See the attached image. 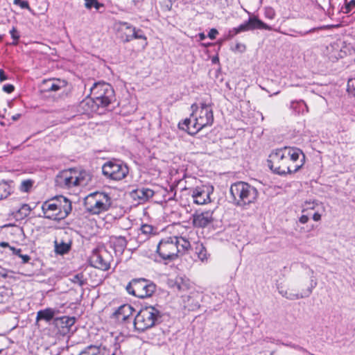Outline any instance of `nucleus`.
<instances>
[{
	"label": "nucleus",
	"mask_w": 355,
	"mask_h": 355,
	"mask_svg": "<svg viewBox=\"0 0 355 355\" xmlns=\"http://www.w3.org/2000/svg\"><path fill=\"white\" fill-rule=\"evenodd\" d=\"M267 162L273 173L285 175L298 171L304 164L305 155L298 148L284 146L272 150Z\"/></svg>",
	"instance_id": "f257e3e1"
},
{
	"label": "nucleus",
	"mask_w": 355,
	"mask_h": 355,
	"mask_svg": "<svg viewBox=\"0 0 355 355\" xmlns=\"http://www.w3.org/2000/svg\"><path fill=\"white\" fill-rule=\"evenodd\" d=\"M214 122V115L211 107L205 103L196 109L190 117L180 122V129L187 132L189 135H195L204 127L211 125Z\"/></svg>",
	"instance_id": "f03ea898"
},
{
	"label": "nucleus",
	"mask_w": 355,
	"mask_h": 355,
	"mask_svg": "<svg viewBox=\"0 0 355 355\" xmlns=\"http://www.w3.org/2000/svg\"><path fill=\"white\" fill-rule=\"evenodd\" d=\"M190 248V242L184 237L170 236L159 242L156 252L162 260L171 261L184 254Z\"/></svg>",
	"instance_id": "7ed1b4c3"
},
{
	"label": "nucleus",
	"mask_w": 355,
	"mask_h": 355,
	"mask_svg": "<svg viewBox=\"0 0 355 355\" xmlns=\"http://www.w3.org/2000/svg\"><path fill=\"white\" fill-rule=\"evenodd\" d=\"M92 98L85 104L91 106V111L96 112L98 107H106L115 100L112 87L105 82L95 83L90 89Z\"/></svg>",
	"instance_id": "20e7f679"
},
{
	"label": "nucleus",
	"mask_w": 355,
	"mask_h": 355,
	"mask_svg": "<svg viewBox=\"0 0 355 355\" xmlns=\"http://www.w3.org/2000/svg\"><path fill=\"white\" fill-rule=\"evenodd\" d=\"M44 217L53 220L67 218L72 210L71 202L63 196H57L42 205Z\"/></svg>",
	"instance_id": "39448f33"
},
{
	"label": "nucleus",
	"mask_w": 355,
	"mask_h": 355,
	"mask_svg": "<svg viewBox=\"0 0 355 355\" xmlns=\"http://www.w3.org/2000/svg\"><path fill=\"white\" fill-rule=\"evenodd\" d=\"M230 193L232 203L243 209H246L250 205L254 203L259 195L254 187L243 181L233 183L230 186Z\"/></svg>",
	"instance_id": "423d86ee"
},
{
	"label": "nucleus",
	"mask_w": 355,
	"mask_h": 355,
	"mask_svg": "<svg viewBox=\"0 0 355 355\" xmlns=\"http://www.w3.org/2000/svg\"><path fill=\"white\" fill-rule=\"evenodd\" d=\"M91 180V175L84 170L69 168L60 171L55 178V187L69 189L78 186H85Z\"/></svg>",
	"instance_id": "0eeeda50"
},
{
	"label": "nucleus",
	"mask_w": 355,
	"mask_h": 355,
	"mask_svg": "<svg viewBox=\"0 0 355 355\" xmlns=\"http://www.w3.org/2000/svg\"><path fill=\"white\" fill-rule=\"evenodd\" d=\"M162 312L157 306H148L142 308L136 315L134 327L139 331H144L155 326L160 322Z\"/></svg>",
	"instance_id": "6e6552de"
},
{
	"label": "nucleus",
	"mask_w": 355,
	"mask_h": 355,
	"mask_svg": "<svg viewBox=\"0 0 355 355\" xmlns=\"http://www.w3.org/2000/svg\"><path fill=\"white\" fill-rule=\"evenodd\" d=\"M112 199L105 192H95L88 196L85 205L92 214H99L107 211L112 206Z\"/></svg>",
	"instance_id": "1a4fd4ad"
},
{
	"label": "nucleus",
	"mask_w": 355,
	"mask_h": 355,
	"mask_svg": "<svg viewBox=\"0 0 355 355\" xmlns=\"http://www.w3.org/2000/svg\"><path fill=\"white\" fill-rule=\"evenodd\" d=\"M125 289L130 295L139 298H146L155 292L156 285L150 279L138 278L132 279Z\"/></svg>",
	"instance_id": "9d476101"
},
{
	"label": "nucleus",
	"mask_w": 355,
	"mask_h": 355,
	"mask_svg": "<svg viewBox=\"0 0 355 355\" xmlns=\"http://www.w3.org/2000/svg\"><path fill=\"white\" fill-rule=\"evenodd\" d=\"M102 173L107 179L119 181L126 178L129 173V168L123 162L113 159L103 165Z\"/></svg>",
	"instance_id": "9b49d317"
},
{
	"label": "nucleus",
	"mask_w": 355,
	"mask_h": 355,
	"mask_svg": "<svg viewBox=\"0 0 355 355\" xmlns=\"http://www.w3.org/2000/svg\"><path fill=\"white\" fill-rule=\"evenodd\" d=\"M110 260L111 257L108 252L106 250H102L94 251L89 261L92 266L105 271L110 268Z\"/></svg>",
	"instance_id": "f8f14e48"
},
{
	"label": "nucleus",
	"mask_w": 355,
	"mask_h": 355,
	"mask_svg": "<svg viewBox=\"0 0 355 355\" xmlns=\"http://www.w3.org/2000/svg\"><path fill=\"white\" fill-rule=\"evenodd\" d=\"M189 192L196 205H205L210 201L209 193L203 186L191 188Z\"/></svg>",
	"instance_id": "ddd939ff"
},
{
	"label": "nucleus",
	"mask_w": 355,
	"mask_h": 355,
	"mask_svg": "<svg viewBox=\"0 0 355 355\" xmlns=\"http://www.w3.org/2000/svg\"><path fill=\"white\" fill-rule=\"evenodd\" d=\"M154 194L153 190L144 187H139L130 193V197L139 204L148 201Z\"/></svg>",
	"instance_id": "4468645a"
},
{
	"label": "nucleus",
	"mask_w": 355,
	"mask_h": 355,
	"mask_svg": "<svg viewBox=\"0 0 355 355\" xmlns=\"http://www.w3.org/2000/svg\"><path fill=\"white\" fill-rule=\"evenodd\" d=\"M213 213L210 211L196 213L193 215V224L198 227H205L213 220Z\"/></svg>",
	"instance_id": "2eb2a0df"
},
{
	"label": "nucleus",
	"mask_w": 355,
	"mask_h": 355,
	"mask_svg": "<svg viewBox=\"0 0 355 355\" xmlns=\"http://www.w3.org/2000/svg\"><path fill=\"white\" fill-rule=\"evenodd\" d=\"M59 313L58 309L53 308H46L44 309H41L37 312V315L35 318L36 323H38L40 321H44L46 323H49L51 321H54V319L56 318L55 315Z\"/></svg>",
	"instance_id": "dca6fc26"
},
{
	"label": "nucleus",
	"mask_w": 355,
	"mask_h": 355,
	"mask_svg": "<svg viewBox=\"0 0 355 355\" xmlns=\"http://www.w3.org/2000/svg\"><path fill=\"white\" fill-rule=\"evenodd\" d=\"M119 28L121 31L125 30L128 31L132 34H128L126 35L125 42H129L133 39H144L146 37L143 34V32L140 29H136V28L132 27L130 24L127 22H121Z\"/></svg>",
	"instance_id": "f3484780"
},
{
	"label": "nucleus",
	"mask_w": 355,
	"mask_h": 355,
	"mask_svg": "<svg viewBox=\"0 0 355 355\" xmlns=\"http://www.w3.org/2000/svg\"><path fill=\"white\" fill-rule=\"evenodd\" d=\"M72 240L60 239L54 241V251L55 254L59 255H64L69 252L71 249Z\"/></svg>",
	"instance_id": "a211bd4d"
},
{
	"label": "nucleus",
	"mask_w": 355,
	"mask_h": 355,
	"mask_svg": "<svg viewBox=\"0 0 355 355\" xmlns=\"http://www.w3.org/2000/svg\"><path fill=\"white\" fill-rule=\"evenodd\" d=\"M132 306L128 304L121 305L113 313L119 321H126L134 311Z\"/></svg>",
	"instance_id": "6ab92c4d"
},
{
	"label": "nucleus",
	"mask_w": 355,
	"mask_h": 355,
	"mask_svg": "<svg viewBox=\"0 0 355 355\" xmlns=\"http://www.w3.org/2000/svg\"><path fill=\"white\" fill-rule=\"evenodd\" d=\"M46 92H57L67 87V82L61 79H49L43 81Z\"/></svg>",
	"instance_id": "aec40b11"
},
{
	"label": "nucleus",
	"mask_w": 355,
	"mask_h": 355,
	"mask_svg": "<svg viewBox=\"0 0 355 355\" xmlns=\"http://www.w3.org/2000/svg\"><path fill=\"white\" fill-rule=\"evenodd\" d=\"M74 323L75 318L73 317L69 316L56 317L53 321L55 327L58 329H62V331L69 330Z\"/></svg>",
	"instance_id": "412c9836"
},
{
	"label": "nucleus",
	"mask_w": 355,
	"mask_h": 355,
	"mask_svg": "<svg viewBox=\"0 0 355 355\" xmlns=\"http://www.w3.org/2000/svg\"><path fill=\"white\" fill-rule=\"evenodd\" d=\"M110 242L115 252L120 254H123L127 246V240L122 236H112L110 237Z\"/></svg>",
	"instance_id": "4be33fe9"
},
{
	"label": "nucleus",
	"mask_w": 355,
	"mask_h": 355,
	"mask_svg": "<svg viewBox=\"0 0 355 355\" xmlns=\"http://www.w3.org/2000/svg\"><path fill=\"white\" fill-rule=\"evenodd\" d=\"M247 23L249 27V31H252L254 29H264L268 31L272 30L271 26L260 20L256 16L250 17L247 21Z\"/></svg>",
	"instance_id": "5701e85b"
},
{
	"label": "nucleus",
	"mask_w": 355,
	"mask_h": 355,
	"mask_svg": "<svg viewBox=\"0 0 355 355\" xmlns=\"http://www.w3.org/2000/svg\"><path fill=\"white\" fill-rule=\"evenodd\" d=\"M14 190L12 181L1 180L0 182V200L8 198Z\"/></svg>",
	"instance_id": "b1692460"
},
{
	"label": "nucleus",
	"mask_w": 355,
	"mask_h": 355,
	"mask_svg": "<svg viewBox=\"0 0 355 355\" xmlns=\"http://www.w3.org/2000/svg\"><path fill=\"white\" fill-rule=\"evenodd\" d=\"M290 108L297 114H304L309 112L307 105L302 100L291 101Z\"/></svg>",
	"instance_id": "393cba45"
},
{
	"label": "nucleus",
	"mask_w": 355,
	"mask_h": 355,
	"mask_svg": "<svg viewBox=\"0 0 355 355\" xmlns=\"http://www.w3.org/2000/svg\"><path fill=\"white\" fill-rule=\"evenodd\" d=\"M321 29V28H312L309 30H307V31H296V30H294V29H290L289 30V33H286V32H283V31H279V29H275V31L277 32H279L282 34H284V35H289L291 37H298V36H300V37H304V36H306V35L308 34H310V33H313L314 32H315L316 31L318 30H320Z\"/></svg>",
	"instance_id": "a878e982"
},
{
	"label": "nucleus",
	"mask_w": 355,
	"mask_h": 355,
	"mask_svg": "<svg viewBox=\"0 0 355 355\" xmlns=\"http://www.w3.org/2000/svg\"><path fill=\"white\" fill-rule=\"evenodd\" d=\"M78 355H105V352L100 347L91 345L85 347Z\"/></svg>",
	"instance_id": "bb28decb"
},
{
	"label": "nucleus",
	"mask_w": 355,
	"mask_h": 355,
	"mask_svg": "<svg viewBox=\"0 0 355 355\" xmlns=\"http://www.w3.org/2000/svg\"><path fill=\"white\" fill-rule=\"evenodd\" d=\"M311 293H312V289L309 288V289H308L307 294L306 295H303L302 294H300V293H288L287 291H281L280 295L282 297L286 298L287 300H295L304 298L305 297H308Z\"/></svg>",
	"instance_id": "cd10ccee"
},
{
	"label": "nucleus",
	"mask_w": 355,
	"mask_h": 355,
	"mask_svg": "<svg viewBox=\"0 0 355 355\" xmlns=\"http://www.w3.org/2000/svg\"><path fill=\"white\" fill-rule=\"evenodd\" d=\"M157 233V229L151 225L144 224L140 227L139 236L141 235L145 236L146 238H149L151 235H155Z\"/></svg>",
	"instance_id": "c85d7f7f"
},
{
	"label": "nucleus",
	"mask_w": 355,
	"mask_h": 355,
	"mask_svg": "<svg viewBox=\"0 0 355 355\" xmlns=\"http://www.w3.org/2000/svg\"><path fill=\"white\" fill-rule=\"evenodd\" d=\"M195 254L198 256V258L204 261L207 259L208 254L205 247L202 243H196L195 247Z\"/></svg>",
	"instance_id": "c756f323"
},
{
	"label": "nucleus",
	"mask_w": 355,
	"mask_h": 355,
	"mask_svg": "<svg viewBox=\"0 0 355 355\" xmlns=\"http://www.w3.org/2000/svg\"><path fill=\"white\" fill-rule=\"evenodd\" d=\"M71 283L77 284L79 286H83L86 284V279L82 272L76 274L69 278Z\"/></svg>",
	"instance_id": "7c9ffc66"
},
{
	"label": "nucleus",
	"mask_w": 355,
	"mask_h": 355,
	"mask_svg": "<svg viewBox=\"0 0 355 355\" xmlns=\"http://www.w3.org/2000/svg\"><path fill=\"white\" fill-rule=\"evenodd\" d=\"M85 6L87 9L94 8L96 10H98L100 8L103 6V5L97 0H85Z\"/></svg>",
	"instance_id": "2f4dec72"
},
{
	"label": "nucleus",
	"mask_w": 355,
	"mask_h": 355,
	"mask_svg": "<svg viewBox=\"0 0 355 355\" xmlns=\"http://www.w3.org/2000/svg\"><path fill=\"white\" fill-rule=\"evenodd\" d=\"M11 291L8 288H3L0 291V303H6L8 302L10 297Z\"/></svg>",
	"instance_id": "473e14b6"
},
{
	"label": "nucleus",
	"mask_w": 355,
	"mask_h": 355,
	"mask_svg": "<svg viewBox=\"0 0 355 355\" xmlns=\"http://www.w3.org/2000/svg\"><path fill=\"white\" fill-rule=\"evenodd\" d=\"M0 247L3 248V252L9 254H12L13 252H19V250H17V248L12 246H10L8 243L6 242H1L0 243Z\"/></svg>",
	"instance_id": "72a5a7b5"
},
{
	"label": "nucleus",
	"mask_w": 355,
	"mask_h": 355,
	"mask_svg": "<svg viewBox=\"0 0 355 355\" xmlns=\"http://www.w3.org/2000/svg\"><path fill=\"white\" fill-rule=\"evenodd\" d=\"M31 211V208L28 204H23L18 209V214L21 217H26L29 215Z\"/></svg>",
	"instance_id": "f704fd0d"
},
{
	"label": "nucleus",
	"mask_w": 355,
	"mask_h": 355,
	"mask_svg": "<svg viewBox=\"0 0 355 355\" xmlns=\"http://www.w3.org/2000/svg\"><path fill=\"white\" fill-rule=\"evenodd\" d=\"M276 12L273 8L267 6L264 8V16L269 19H273L275 17Z\"/></svg>",
	"instance_id": "c9c22d12"
},
{
	"label": "nucleus",
	"mask_w": 355,
	"mask_h": 355,
	"mask_svg": "<svg viewBox=\"0 0 355 355\" xmlns=\"http://www.w3.org/2000/svg\"><path fill=\"white\" fill-rule=\"evenodd\" d=\"M347 90L349 94L355 96V78L348 80Z\"/></svg>",
	"instance_id": "e433bc0d"
},
{
	"label": "nucleus",
	"mask_w": 355,
	"mask_h": 355,
	"mask_svg": "<svg viewBox=\"0 0 355 355\" xmlns=\"http://www.w3.org/2000/svg\"><path fill=\"white\" fill-rule=\"evenodd\" d=\"M33 186V182L30 180H24L20 185V190L23 192H28Z\"/></svg>",
	"instance_id": "4c0bfd02"
},
{
	"label": "nucleus",
	"mask_w": 355,
	"mask_h": 355,
	"mask_svg": "<svg viewBox=\"0 0 355 355\" xmlns=\"http://www.w3.org/2000/svg\"><path fill=\"white\" fill-rule=\"evenodd\" d=\"M10 34L12 38L14 40L12 44L17 45L20 36L15 27H12V28L10 31Z\"/></svg>",
	"instance_id": "58836bf2"
},
{
	"label": "nucleus",
	"mask_w": 355,
	"mask_h": 355,
	"mask_svg": "<svg viewBox=\"0 0 355 355\" xmlns=\"http://www.w3.org/2000/svg\"><path fill=\"white\" fill-rule=\"evenodd\" d=\"M13 3H14V4L19 6L22 9H29L30 10L29 3L27 1L14 0Z\"/></svg>",
	"instance_id": "ea45409f"
},
{
	"label": "nucleus",
	"mask_w": 355,
	"mask_h": 355,
	"mask_svg": "<svg viewBox=\"0 0 355 355\" xmlns=\"http://www.w3.org/2000/svg\"><path fill=\"white\" fill-rule=\"evenodd\" d=\"M355 8V0H351L349 2L346 3L345 13L350 12Z\"/></svg>",
	"instance_id": "a19ab883"
},
{
	"label": "nucleus",
	"mask_w": 355,
	"mask_h": 355,
	"mask_svg": "<svg viewBox=\"0 0 355 355\" xmlns=\"http://www.w3.org/2000/svg\"><path fill=\"white\" fill-rule=\"evenodd\" d=\"M237 31H239V33L241 32H245L249 31V27L247 23V21H244L243 24L239 25L238 27H236Z\"/></svg>",
	"instance_id": "79ce46f5"
},
{
	"label": "nucleus",
	"mask_w": 355,
	"mask_h": 355,
	"mask_svg": "<svg viewBox=\"0 0 355 355\" xmlns=\"http://www.w3.org/2000/svg\"><path fill=\"white\" fill-rule=\"evenodd\" d=\"M3 90L8 94H10L15 90V87L11 84H6L3 86Z\"/></svg>",
	"instance_id": "37998d69"
},
{
	"label": "nucleus",
	"mask_w": 355,
	"mask_h": 355,
	"mask_svg": "<svg viewBox=\"0 0 355 355\" xmlns=\"http://www.w3.org/2000/svg\"><path fill=\"white\" fill-rule=\"evenodd\" d=\"M218 33V31L216 29V28H211L209 33H208V37L211 39V40H214L216 38V35Z\"/></svg>",
	"instance_id": "c03bdc74"
},
{
	"label": "nucleus",
	"mask_w": 355,
	"mask_h": 355,
	"mask_svg": "<svg viewBox=\"0 0 355 355\" xmlns=\"http://www.w3.org/2000/svg\"><path fill=\"white\" fill-rule=\"evenodd\" d=\"M237 34H239V31H237L236 27L233 28L232 29L229 31L227 38L231 39V38L234 37Z\"/></svg>",
	"instance_id": "a18cd8bd"
},
{
	"label": "nucleus",
	"mask_w": 355,
	"mask_h": 355,
	"mask_svg": "<svg viewBox=\"0 0 355 355\" xmlns=\"http://www.w3.org/2000/svg\"><path fill=\"white\" fill-rule=\"evenodd\" d=\"M245 49V46L244 44L237 43L234 49H232V51H243Z\"/></svg>",
	"instance_id": "49530a36"
},
{
	"label": "nucleus",
	"mask_w": 355,
	"mask_h": 355,
	"mask_svg": "<svg viewBox=\"0 0 355 355\" xmlns=\"http://www.w3.org/2000/svg\"><path fill=\"white\" fill-rule=\"evenodd\" d=\"M8 79V76L5 74L4 71L0 69V82H3Z\"/></svg>",
	"instance_id": "de8ad7c7"
},
{
	"label": "nucleus",
	"mask_w": 355,
	"mask_h": 355,
	"mask_svg": "<svg viewBox=\"0 0 355 355\" xmlns=\"http://www.w3.org/2000/svg\"><path fill=\"white\" fill-rule=\"evenodd\" d=\"M21 259V263H26L29 261L31 257L28 254H22L20 257Z\"/></svg>",
	"instance_id": "09e8293b"
},
{
	"label": "nucleus",
	"mask_w": 355,
	"mask_h": 355,
	"mask_svg": "<svg viewBox=\"0 0 355 355\" xmlns=\"http://www.w3.org/2000/svg\"><path fill=\"white\" fill-rule=\"evenodd\" d=\"M300 222L302 224H305L308 222L309 220V217L306 216V215H302L300 219H299Z\"/></svg>",
	"instance_id": "8fccbe9b"
},
{
	"label": "nucleus",
	"mask_w": 355,
	"mask_h": 355,
	"mask_svg": "<svg viewBox=\"0 0 355 355\" xmlns=\"http://www.w3.org/2000/svg\"><path fill=\"white\" fill-rule=\"evenodd\" d=\"M313 219L315 221H319L321 219V215L319 213L316 212L313 215Z\"/></svg>",
	"instance_id": "3c124183"
},
{
	"label": "nucleus",
	"mask_w": 355,
	"mask_h": 355,
	"mask_svg": "<svg viewBox=\"0 0 355 355\" xmlns=\"http://www.w3.org/2000/svg\"><path fill=\"white\" fill-rule=\"evenodd\" d=\"M116 349H117L116 347H115L114 351L113 352H112V353H110L109 352H106L105 349H103V352H105V355H116Z\"/></svg>",
	"instance_id": "603ef678"
},
{
	"label": "nucleus",
	"mask_w": 355,
	"mask_h": 355,
	"mask_svg": "<svg viewBox=\"0 0 355 355\" xmlns=\"http://www.w3.org/2000/svg\"><path fill=\"white\" fill-rule=\"evenodd\" d=\"M17 250H19V252H13V254H12V255H15V256H17V257H19V258H20V257H21V256L22 255V254H21V249H19V248H17Z\"/></svg>",
	"instance_id": "864d4df0"
},
{
	"label": "nucleus",
	"mask_w": 355,
	"mask_h": 355,
	"mask_svg": "<svg viewBox=\"0 0 355 355\" xmlns=\"http://www.w3.org/2000/svg\"><path fill=\"white\" fill-rule=\"evenodd\" d=\"M294 348L303 352H307L306 349L298 345L295 346Z\"/></svg>",
	"instance_id": "5fc2aeb1"
},
{
	"label": "nucleus",
	"mask_w": 355,
	"mask_h": 355,
	"mask_svg": "<svg viewBox=\"0 0 355 355\" xmlns=\"http://www.w3.org/2000/svg\"><path fill=\"white\" fill-rule=\"evenodd\" d=\"M21 116V114H15L12 116V119L13 121H17L18 120Z\"/></svg>",
	"instance_id": "6e6d98bb"
},
{
	"label": "nucleus",
	"mask_w": 355,
	"mask_h": 355,
	"mask_svg": "<svg viewBox=\"0 0 355 355\" xmlns=\"http://www.w3.org/2000/svg\"><path fill=\"white\" fill-rule=\"evenodd\" d=\"M200 40H204L206 38L205 35L203 33H200L198 34Z\"/></svg>",
	"instance_id": "4d7b16f0"
},
{
	"label": "nucleus",
	"mask_w": 355,
	"mask_h": 355,
	"mask_svg": "<svg viewBox=\"0 0 355 355\" xmlns=\"http://www.w3.org/2000/svg\"><path fill=\"white\" fill-rule=\"evenodd\" d=\"M277 288L278 292H279V294H280V291H284V290L283 289L282 286H281L279 284H277Z\"/></svg>",
	"instance_id": "13d9d810"
},
{
	"label": "nucleus",
	"mask_w": 355,
	"mask_h": 355,
	"mask_svg": "<svg viewBox=\"0 0 355 355\" xmlns=\"http://www.w3.org/2000/svg\"><path fill=\"white\" fill-rule=\"evenodd\" d=\"M139 0H133L134 4L136 6Z\"/></svg>",
	"instance_id": "bf43d9fd"
},
{
	"label": "nucleus",
	"mask_w": 355,
	"mask_h": 355,
	"mask_svg": "<svg viewBox=\"0 0 355 355\" xmlns=\"http://www.w3.org/2000/svg\"><path fill=\"white\" fill-rule=\"evenodd\" d=\"M216 60H218V58H214L212 61H213V62H214V63H215V62H216Z\"/></svg>",
	"instance_id": "052dcab7"
},
{
	"label": "nucleus",
	"mask_w": 355,
	"mask_h": 355,
	"mask_svg": "<svg viewBox=\"0 0 355 355\" xmlns=\"http://www.w3.org/2000/svg\"><path fill=\"white\" fill-rule=\"evenodd\" d=\"M174 189H174L173 187H171V192H173Z\"/></svg>",
	"instance_id": "680f3d73"
},
{
	"label": "nucleus",
	"mask_w": 355,
	"mask_h": 355,
	"mask_svg": "<svg viewBox=\"0 0 355 355\" xmlns=\"http://www.w3.org/2000/svg\"><path fill=\"white\" fill-rule=\"evenodd\" d=\"M193 125V122H191V123L188 124V126H192Z\"/></svg>",
	"instance_id": "e2e57ef3"
},
{
	"label": "nucleus",
	"mask_w": 355,
	"mask_h": 355,
	"mask_svg": "<svg viewBox=\"0 0 355 355\" xmlns=\"http://www.w3.org/2000/svg\"><path fill=\"white\" fill-rule=\"evenodd\" d=\"M172 199H173V197H169V198H168V200H172Z\"/></svg>",
	"instance_id": "0e129e2a"
},
{
	"label": "nucleus",
	"mask_w": 355,
	"mask_h": 355,
	"mask_svg": "<svg viewBox=\"0 0 355 355\" xmlns=\"http://www.w3.org/2000/svg\"><path fill=\"white\" fill-rule=\"evenodd\" d=\"M274 352H272L270 355H274Z\"/></svg>",
	"instance_id": "69168bd1"
},
{
	"label": "nucleus",
	"mask_w": 355,
	"mask_h": 355,
	"mask_svg": "<svg viewBox=\"0 0 355 355\" xmlns=\"http://www.w3.org/2000/svg\"><path fill=\"white\" fill-rule=\"evenodd\" d=\"M1 352V350H0V352Z\"/></svg>",
	"instance_id": "338daca9"
},
{
	"label": "nucleus",
	"mask_w": 355,
	"mask_h": 355,
	"mask_svg": "<svg viewBox=\"0 0 355 355\" xmlns=\"http://www.w3.org/2000/svg\"><path fill=\"white\" fill-rule=\"evenodd\" d=\"M1 352V350H0V352Z\"/></svg>",
	"instance_id": "774afa93"
}]
</instances>
